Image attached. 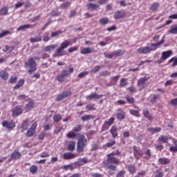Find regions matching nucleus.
<instances>
[{
    "label": "nucleus",
    "instance_id": "nucleus-21",
    "mask_svg": "<svg viewBox=\"0 0 177 177\" xmlns=\"http://www.w3.org/2000/svg\"><path fill=\"white\" fill-rule=\"evenodd\" d=\"M0 78L3 80V81H6L9 78V73L4 70L0 71Z\"/></svg>",
    "mask_w": 177,
    "mask_h": 177
},
{
    "label": "nucleus",
    "instance_id": "nucleus-9",
    "mask_svg": "<svg viewBox=\"0 0 177 177\" xmlns=\"http://www.w3.org/2000/svg\"><path fill=\"white\" fill-rule=\"evenodd\" d=\"M2 126L4 127V128H7V129H10L12 131L13 128L16 127V124L13 122H8V120H4L2 122Z\"/></svg>",
    "mask_w": 177,
    "mask_h": 177
},
{
    "label": "nucleus",
    "instance_id": "nucleus-40",
    "mask_svg": "<svg viewBox=\"0 0 177 177\" xmlns=\"http://www.w3.org/2000/svg\"><path fill=\"white\" fill-rule=\"evenodd\" d=\"M34 106H35V104L34 102L30 101L25 106V109L27 110V111L34 109Z\"/></svg>",
    "mask_w": 177,
    "mask_h": 177
},
{
    "label": "nucleus",
    "instance_id": "nucleus-7",
    "mask_svg": "<svg viewBox=\"0 0 177 177\" xmlns=\"http://www.w3.org/2000/svg\"><path fill=\"white\" fill-rule=\"evenodd\" d=\"M71 95H73V92L64 91L57 96L55 100L56 102H62V100H64V99L69 97Z\"/></svg>",
    "mask_w": 177,
    "mask_h": 177
},
{
    "label": "nucleus",
    "instance_id": "nucleus-58",
    "mask_svg": "<svg viewBox=\"0 0 177 177\" xmlns=\"http://www.w3.org/2000/svg\"><path fill=\"white\" fill-rule=\"evenodd\" d=\"M64 75H58L56 77V80L59 82H63V81H64Z\"/></svg>",
    "mask_w": 177,
    "mask_h": 177
},
{
    "label": "nucleus",
    "instance_id": "nucleus-45",
    "mask_svg": "<svg viewBox=\"0 0 177 177\" xmlns=\"http://www.w3.org/2000/svg\"><path fill=\"white\" fill-rule=\"evenodd\" d=\"M127 81H128L127 79L122 78V79L120 80V86L121 88H124V87L127 86V85H128V82H127Z\"/></svg>",
    "mask_w": 177,
    "mask_h": 177
},
{
    "label": "nucleus",
    "instance_id": "nucleus-42",
    "mask_svg": "<svg viewBox=\"0 0 177 177\" xmlns=\"http://www.w3.org/2000/svg\"><path fill=\"white\" fill-rule=\"evenodd\" d=\"M29 169L30 172L32 174V175H35L38 171V167H37V165H32Z\"/></svg>",
    "mask_w": 177,
    "mask_h": 177
},
{
    "label": "nucleus",
    "instance_id": "nucleus-41",
    "mask_svg": "<svg viewBox=\"0 0 177 177\" xmlns=\"http://www.w3.org/2000/svg\"><path fill=\"white\" fill-rule=\"evenodd\" d=\"M71 6V3L70 1H64L60 5L61 9H68Z\"/></svg>",
    "mask_w": 177,
    "mask_h": 177
},
{
    "label": "nucleus",
    "instance_id": "nucleus-1",
    "mask_svg": "<svg viewBox=\"0 0 177 177\" xmlns=\"http://www.w3.org/2000/svg\"><path fill=\"white\" fill-rule=\"evenodd\" d=\"M118 165H120V160L115 157H106V160L104 162V167L110 176L115 175Z\"/></svg>",
    "mask_w": 177,
    "mask_h": 177
},
{
    "label": "nucleus",
    "instance_id": "nucleus-10",
    "mask_svg": "<svg viewBox=\"0 0 177 177\" xmlns=\"http://www.w3.org/2000/svg\"><path fill=\"white\" fill-rule=\"evenodd\" d=\"M23 113V109L21 106H17L12 111L13 117H19L21 114Z\"/></svg>",
    "mask_w": 177,
    "mask_h": 177
},
{
    "label": "nucleus",
    "instance_id": "nucleus-48",
    "mask_svg": "<svg viewBox=\"0 0 177 177\" xmlns=\"http://www.w3.org/2000/svg\"><path fill=\"white\" fill-rule=\"evenodd\" d=\"M115 143H117V141L115 140H111L110 142L106 143L104 145V147H111L113 146H114V145H115Z\"/></svg>",
    "mask_w": 177,
    "mask_h": 177
},
{
    "label": "nucleus",
    "instance_id": "nucleus-38",
    "mask_svg": "<svg viewBox=\"0 0 177 177\" xmlns=\"http://www.w3.org/2000/svg\"><path fill=\"white\" fill-rule=\"evenodd\" d=\"M158 8H160V3L155 2L151 4L150 7V10H153V12H156V10H158Z\"/></svg>",
    "mask_w": 177,
    "mask_h": 177
},
{
    "label": "nucleus",
    "instance_id": "nucleus-34",
    "mask_svg": "<svg viewBox=\"0 0 177 177\" xmlns=\"http://www.w3.org/2000/svg\"><path fill=\"white\" fill-rule=\"evenodd\" d=\"M148 132H151V133H157V132H161L162 129L161 127H156V128H148Z\"/></svg>",
    "mask_w": 177,
    "mask_h": 177
},
{
    "label": "nucleus",
    "instance_id": "nucleus-62",
    "mask_svg": "<svg viewBox=\"0 0 177 177\" xmlns=\"http://www.w3.org/2000/svg\"><path fill=\"white\" fill-rule=\"evenodd\" d=\"M125 176V171L121 170L118 174L116 177H124Z\"/></svg>",
    "mask_w": 177,
    "mask_h": 177
},
{
    "label": "nucleus",
    "instance_id": "nucleus-19",
    "mask_svg": "<svg viewBox=\"0 0 177 177\" xmlns=\"http://www.w3.org/2000/svg\"><path fill=\"white\" fill-rule=\"evenodd\" d=\"M35 26L37 25L26 24V25L19 26L17 30V31H24V30H27L28 28H34Z\"/></svg>",
    "mask_w": 177,
    "mask_h": 177
},
{
    "label": "nucleus",
    "instance_id": "nucleus-27",
    "mask_svg": "<svg viewBox=\"0 0 177 177\" xmlns=\"http://www.w3.org/2000/svg\"><path fill=\"white\" fill-rule=\"evenodd\" d=\"M88 9H93V10H96V9H99V8H100V6L97 3H89L86 5Z\"/></svg>",
    "mask_w": 177,
    "mask_h": 177
},
{
    "label": "nucleus",
    "instance_id": "nucleus-6",
    "mask_svg": "<svg viewBox=\"0 0 177 177\" xmlns=\"http://www.w3.org/2000/svg\"><path fill=\"white\" fill-rule=\"evenodd\" d=\"M37 127H38V124H37V122H35L31 124L30 127L26 132V136L28 138H31V136H34V134L37 131Z\"/></svg>",
    "mask_w": 177,
    "mask_h": 177
},
{
    "label": "nucleus",
    "instance_id": "nucleus-11",
    "mask_svg": "<svg viewBox=\"0 0 177 177\" xmlns=\"http://www.w3.org/2000/svg\"><path fill=\"white\" fill-rule=\"evenodd\" d=\"M78 156L77 153H72L70 152H66L63 154V160H73V158H77Z\"/></svg>",
    "mask_w": 177,
    "mask_h": 177
},
{
    "label": "nucleus",
    "instance_id": "nucleus-53",
    "mask_svg": "<svg viewBox=\"0 0 177 177\" xmlns=\"http://www.w3.org/2000/svg\"><path fill=\"white\" fill-rule=\"evenodd\" d=\"M110 128V124L106 122H104V124L102 127V132H104V131H107Z\"/></svg>",
    "mask_w": 177,
    "mask_h": 177
},
{
    "label": "nucleus",
    "instance_id": "nucleus-16",
    "mask_svg": "<svg viewBox=\"0 0 177 177\" xmlns=\"http://www.w3.org/2000/svg\"><path fill=\"white\" fill-rule=\"evenodd\" d=\"M172 50H169L167 51H163L162 53V56H161V59L162 60H167V59L171 57V56H172Z\"/></svg>",
    "mask_w": 177,
    "mask_h": 177
},
{
    "label": "nucleus",
    "instance_id": "nucleus-31",
    "mask_svg": "<svg viewBox=\"0 0 177 177\" xmlns=\"http://www.w3.org/2000/svg\"><path fill=\"white\" fill-rule=\"evenodd\" d=\"M125 99L129 104H133L135 103V98L130 95H127Z\"/></svg>",
    "mask_w": 177,
    "mask_h": 177
},
{
    "label": "nucleus",
    "instance_id": "nucleus-52",
    "mask_svg": "<svg viewBox=\"0 0 177 177\" xmlns=\"http://www.w3.org/2000/svg\"><path fill=\"white\" fill-rule=\"evenodd\" d=\"M86 108L89 111H95L96 110V108H95V104H88Z\"/></svg>",
    "mask_w": 177,
    "mask_h": 177
},
{
    "label": "nucleus",
    "instance_id": "nucleus-12",
    "mask_svg": "<svg viewBox=\"0 0 177 177\" xmlns=\"http://www.w3.org/2000/svg\"><path fill=\"white\" fill-rule=\"evenodd\" d=\"M125 12L121 11V10H118L113 15V19L115 20H120V19H124L125 17Z\"/></svg>",
    "mask_w": 177,
    "mask_h": 177
},
{
    "label": "nucleus",
    "instance_id": "nucleus-26",
    "mask_svg": "<svg viewBox=\"0 0 177 177\" xmlns=\"http://www.w3.org/2000/svg\"><path fill=\"white\" fill-rule=\"evenodd\" d=\"M72 73H74V68L71 67L68 68V71H67V70L64 69L62 71V75H64V77H67V75H68V74H72Z\"/></svg>",
    "mask_w": 177,
    "mask_h": 177
},
{
    "label": "nucleus",
    "instance_id": "nucleus-35",
    "mask_svg": "<svg viewBox=\"0 0 177 177\" xmlns=\"http://www.w3.org/2000/svg\"><path fill=\"white\" fill-rule=\"evenodd\" d=\"M169 34H177V25H173L171 26L170 29L168 30Z\"/></svg>",
    "mask_w": 177,
    "mask_h": 177
},
{
    "label": "nucleus",
    "instance_id": "nucleus-32",
    "mask_svg": "<svg viewBox=\"0 0 177 177\" xmlns=\"http://www.w3.org/2000/svg\"><path fill=\"white\" fill-rule=\"evenodd\" d=\"M75 141H72L68 145V151H74L75 150Z\"/></svg>",
    "mask_w": 177,
    "mask_h": 177
},
{
    "label": "nucleus",
    "instance_id": "nucleus-54",
    "mask_svg": "<svg viewBox=\"0 0 177 177\" xmlns=\"http://www.w3.org/2000/svg\"><path fill=\"white\" fill-rule=\"evenodd\" d=\"M11 34L10 31L9 30H3L1 33H0V39L6 37V35H9Z\"/></svg>",
    "mask_w": 177,
    "mask_h": 177
},
{
    "label": "nucleus",
    "instance_id": "nucleus-29",
    "mask_svg": "<svg viewBox=\"0 0 177 177\" xmlns=\"http://www.w3.org/2000/svg\"><path fill=\"white\" fill-rule=\"evenodd\" d=\"M113 56H115V57H118L120 56H122V55L125 53V50L119 49L113 51Z\"/></svg>",
    "mask_w": 177,
    "mask_h": 177
},
{
    "label": "nucleus",
    "instance_id": "nucleus-46",
    "mask_svg": "<svg viewBox=\"0 0 177 177\" xmlns=\"http://www.w3.org/2000/svg\"><path fill=\"white\" fill-rule=\"evenodd\" d=\"M66 136L69 138V139H74V138H77V133H75L73 130L72 131H70L69 133H68L66 134Z\"/></svg>",
    "mask_w": 177,
    "mask_h": 177
},
{
    "label": "nucleus",
    "instance_id": "nucleus-22",
    "mask_svg": "<svg viewBox=\"0 0 177 177\" xmlns=\"http://www.w3.org/2000/svg\"><path fill=\"white\" fill-rule=\"evenodd\" d=\"M142 114L145 117V118H147L149 121H153V116L150 115V112L147 109H144L142 111Z\"/></svg>",
    "mask_w": 177,
    "mask_h": 177
},
{
    "label": "nucleus",
    "instance_id": "nucleus-43",
    "mask_svg": "<svg viewBox=\"0 0 177 177\" xmlns=\"http://www.w3.org/2000/svg\"><path fill=\"white\" fill-rule=\"evenodd\" d=\"M31 44H35V42H41L42 41L41 37H32L30 39Z\"/></svg>",
    "mask_w": 177,
    "mask_h": 177
},
{
    "label": "nucleus",
    "instance_id": "nucleus-2",
    "mask_svg": "<svg viewBox=\"0 0 177 177\" xmlns=\"http://www.w3.org/2000/svg\"><path fill=\"white\" fill-rule=\"evenodd\" d=\"M165 37H162L160 41L156 44L152 43L151 44L150 46L140 47L137 50V52H138L140 54L147 55V53H150V52L153 50H156L158 48L157 46H160V45H163V44H165Z\"/></svg>",
    "mask_w": 177,
    "mask_h": 177
},
{
    "label": "nucleus",
    "instance_id": "nucleus-3",
    "mask_svg": "<svg viewBox=\"0 0 177 177\" xmlns=\"http://www.w3.org/2000/svg\"><path fill=\"white\" fill-rule=\"evenodd\" d=\"M35 60H41V58L39 57H31L27 62H24V67L26 68L29 67L28 74H32L37 71V62Z\"/></svg>",
    "mask_w": 177,
    "mask_h": 177
},
{
    "label": "nucleus",
    "instance_id": "nucleus-51",
    "mask_svg": "<svg viewBox=\"0 0 177 177\" xmlns=\"http://www.w3.org/2000/svg\"><path fill=\"white\" fill-rule=\"evenodd\" d=\"M129 113L131 115H135L136 117H140V114L139 113V111L136 110H129Z\"/></svg>",
    "mask_w": 177,
    "mask_h": 177
},
{
    "label": "nucleus",
    "instance_id": "nucleus-25",
    "mask_svg": "<svg viewBox=\"0 0 177 177\" xmlns=\"http://www.w3.org/2000/svg\"><path fill=\"white\" fill-rule=\"evenodd\" d=\"M88 162V158H79L77 162H75L76 165H84L85 164H87Z\"/></svg>",
    "mask_w": 177,
    "mask_h": 177
},
{
    "label": "nucleus",
    "instance_id": "nucleus-57",
    "mask_svg": "<svg viewBox=\"0 0 177 177\" xmlns=\"http://www.w3.org/2000/svg\"><path fill=\"white\" fill-rule=\"evenodd\" d=\"M91 118H93V116H92L91 115H86L82 116L81 118V120H82L83 121H88L91 120Z\"/></svg>",
    "mask_w": 177,
    "mask_h": 177
},
{
    "label": "nucleus",
    "instance_id": "nucleus-64",
    "mask_svg": "<svg viewBox=\"0 0 177 177\" xmlns=\"http://www.w3.org/2000/svg\"><path fill=\"white\" fill-rule=\"evenodd\" d=\"M170 104H171V106H174V107L177 106V98H174L173 100H171L170 102Z\"/></svg>",
    "mask_w": 177,
    "mask_h": 177
},
{
    "label": "nucleus",
    "instance_id": "nucleus-55",
    "mask_svg": "<svg viewBox=\"0 0 177 177\" xmlns=\"http://www.w3.org/2000/svg\"><path fill=\"white\" fill-rule=\"evenodd\" d=\"M145 154L147 156L144 158H146V160H150V158H151V151L150 149H147Z\"/></svg>",
    "mask_w": 177,
    "mask_h": 177
},
{
    "label": "nucleus",
    "instance_id": "nucleus-5",
    "mask_svg": "<svg viewBox=\"0 0 177 177\" xmlns=\"http://www.w3.org/2000/svg\"><path fill=\"white\" fill-rule=\"evenodd\" d=\"M149 80H150V77H147L146 76L141 77L138 80L137 86H138L139 91H143V89L146 88L145 85Z\"/></svg>",
    "mask_w": 177,
    "mask_h": 177
},
{
    "label": "nucleus",
    "instance_id": "nucleus-17",
    "mask_svg": "<svg viewBox=\"0 0 177 177\" xmlns=\"http://www.w3.org/2000/svg\"><path fill=\"white\" fill-rule=\"evenodd\" d=\"M158 162L160 165H167L171 164V160L167 158H160Z\"/></svg>",
    "mask_w": 177,
    "mask_h": 177
},
{
    "label": "nucleus",
    "instance_id": "nucleus-28",
    "mask_svg": "<svg viewBox=\"0 0 177 177\" xmlns=\"http://www.w3.org/2000/svg\"><path fill=\"white\" fill-rule=\"evenodd\" d=\"M70 45H71V44L70 43V41L65 40L62 43H61L59 47H61L64 50L66 48H68Z\"/></svg>",
    "mask_w": 177,
    "mask_h": 177
},
{
    "label": "nucleus",
    "instance_id": "nucleus-20",
    "mask_svg": "<svg viewBox=\"0 0 177 177\" xmlns=\"http://www.w3.org/2000/svg\"><path fill=\"white\" fill-rule=\"evenodd\" d=\"M117 131V126H112L110 129V133L112 135V138H113V139H115V138L118 136V132Z\"/></svg>",
    "mask_w": 177,
    "mask_h": 177
},
{
    "label": "nucleus",
    "instance_id": "nucleus-30",
    "mask_svg": "<svg viewBox=\"0 0 177 177\" xmlns=\"http://www.w3.org/2000/svg\"><path fill=\"white\" fill-rule=\"evenodd\" d=\"M57 44H52L47 46L44 48V52H50V50H53V49H56L57 48Z\"/></svg>",
    "mask_w": 177,
    "mask_h": 177
},
{
    "label": "nucleus",
    "instance_id": "nucleus-14",
    "mask_svg": "<svg viewBox=\"0 0 177 177\" xmlns=\"http://www.w3.org/2000/svg\"><path fill=\"white\" fill-rule=\"evenodd\" d=\"M11 160L16 161V160H20L21 158V153L19 152V150H15L11 153Z\"/></svg>",
    "mask_w": 177,
    "mask_h": 177
},
{
    "label": "nucleus",
    "instance_id": "nucleus-8",
    "mask_svg": "<svg viewBox=\"0 0 177 177\" xmlns=\"http://www.w3.org/2000/svg\"><path fill=\"white\" fill-rule=\"evenodd\" d=\"M116 117L118 120L122 121V120H125V117H127V113H125V111H124V110L121 109H118Z\"/></svg>",
    "mask_w": 177,
    "mask_h": 177
},
{
    "label": "nucleus",
    "instance_id": "nucleus-24",
    "mask_svg": "<svg viewBox=\"0 0 177 177\" xmlns=\"http://www.w3.org/2000/svg\"><path fill=\"white\" fill-rule=\"evenodd\" d=\"M168 140H169V138L167 136H160L158 138V142H160V143H168Z\"/></svg>",
    "mask_w": 177,
    "mask_h": 177
},
{
    "label": "nucleus",
    "instance_id": "nucleus-60",
    "mask_svg": "<svg viewBox=\"0 0 177 177\" xmlns=\"http://www.w3.org/2000/svg\"><path fill=\"white\" fill-rule=\"evenodd\" d=\"M100 75H101V77H107V75H111V73L107 71H102L100 73Z\"/></svg>",
    "mask_w": 177,
    "mask_h": 177
},
{
    "label": "nucleus",
    "instance_id": "nucleus-59",
    "mask_svg": "<svg viewBox=\"0 0 177 177\" xmlns=\"http://www.w3.org/2000/svg\"><path fill=\"white\" fill-rule=\"evenodd\" d=\"M75 50H78V46L71 47L68 49V52H69V53H73V52H75Z\"/></svg>",
    "mask_w": 177,
    "mask_h": 177
},
{
    "label": "nucleus",
    "instance_id": "nucleus-36",
    "mask_svg": "<svg viewBox=\"0 0 177 177\" xmlns=\"http://www.w3.org/2000/svg\"><path fill=\"white\" fill-rule=\"evenodd\" d=\"M173 143L174 146L169 147V151H171V153H176L177 152V140H174Z\"/></svg>",
    "mask_w": 177,
    "mask_h": 177
},
{
    "label": "nucleus",
    "instance_id": "nucleus-18",
    "mask_svg": "<svg viewBox=\"0 0 177 177\" xmlns=\"http://www.w3.org/2000/svg\"><path fill=\"white\" fill-rule=\"evenodd\" d=\"M9 15V7L5 6L0 9V16H8Z\"/></svg>",
    "mask_w": 177,
    "mask_h": 177
},
{
    "label": "nucleus",
    "instance_id": "nucleus-33",
    "mask_svg": "<svg viewBox=\"0 0 177 177\" xmlns=\"http://www.w3.org/2000/svg\"><path fill=\"white\" fill-rule=\"evenodd\" d=\"M109 21H110V19H109V18L107 17H103L99 20V23L102 26H106V24H109Z\"/></svg>",
    "mask_w": 177,
    "mask_h": 177
},
{
    "label": "nucleus",
    "instance_id": "nucleus-15",
    "mask_svg": "<svg viewBox=\"0 0 177 177\" xmlns=\"http://www.w3.org/2000/svg\"><path fill=\"white\" fill-rule=\"evenodd\" d=\"M93 53H95V50L93 49V48H91V47L83 48L80 50L81 55H89Z\"/></svg>",
    "mask_w": 177,
    "mask_h": 177
},
{
    "label": "nucleus",
    "instance_id": "nucleus-63",
    "mask_svg": "<svg viewBox=\"0 0 177 177\" xmlns=\"http://www.w3.org/2000/svg\"><path fill=\"white\" fill-rule=\"evenodd\" d=\"M24 5V2H18L15 3V9H19V8H21Z\"/></svg>",
    "mask_w": 177,
    "mask_h": 177
},
{
    "label": "nucleus",
    "instance_id": "nucleus-56",
    "mask_svg": "<svg viewBox=\"0 0 177 177\" xmlns=\"http://www.w3.org/2000/svg\"><path fill=\"white\" fill-rule=\"evenodd\" d=\"M88 74H89V71H83L78 75L77 77L84 78V77H86V75H88Z\"/></svg>",
    "mask_w": 177,
    "mask_h": 177
},
{
    "label": "nucleus",
    "instance_id": "nucleus-50",
    "mask_svg": "<svg viewBox=\"0 0 177 177\" xmlns=\"http://www.w3.org/2000/svg\"><path fill=\"white\" fill-rule=\"evenodd\" d=\"M172 66L175 67L176 66H177V57H174L171 59H170L168 62V63H172Z\"/></svg>",
    "mask_w": 177,
    "mask_h": 177
},
{
    "label": "nucleus",
    "instance_id": "nucleus-37",
    "mask_svg": "<svg viewBox=\"0 0 177 177\" xmlns=\"http://www.w3.org/2000/svg\"><path fill=\"white\" fill-rule=\"evenodd\" d=\"M127 169L132 175L136 173V167L133 165H129L127 167Z\"/></svg>",
    "mask_w": 177,
    "mask_h": 177
},
{
    "label": "nucleus",
    "instance_id": "nucleus-13",
    "mask_svg": "<svg viewBox=\"0 0 177 177\" xmlns=\"http://www.w3.org/2000/svg\"><path fill=\"white\" fill-rule=\"evenodd\" d=\"M66 53H64V50L62 48L59 47L56 51L53 53V57H60V56H64Z\"/></svg>",
    "mask_w": 177,
    "mask_h": 177
},
{
    "label": "nucleus",
    "instance_id": "nucleus-39",
    "mask_svg": "<svg viewBox=\"0 0 177 177\" xmlns=\"http://www.w3.org/2000/svg\"><path fill=\"white\" fill-rule=\"evenodd\" d=\"M28 121L24 120L21 125V128L22 129L21 132H24V131L28 129Z\"/></svg>",
    "mask_w": 177,
    "mask_h": 177
},
{
    "label": "nucleus",
    "instance_id": "nucleus-4",
    "mask_svg": "<svg viewBox=\"0 0 177 177\" xmlns=\"http://www.w3.org/2000/svg\"><path fill=\"white\" fill-rule=\"evenodd\" d=\"M88 145V140L85 138L84 135H80L77 137V153L84 152V149Z\"/></svg>",
    "mask_w": 177,
    "mask_h": 177
},
{
    "label": "nucleus",
    "instance_id": "nucleus-49",
    "mask_svg": "<svg viewBox=\"0 0 177 177\" xmlns=\"http://www.w3.org/2000/svg\"><path fill=\"white\" fill-rule=\"evenodd\" d=\"M82 129V126L81 124L77 125V127H74L72 131L75 133H77V132H80Z\"/></svg>",
    "mask_w": 177,
    "mask_h": 177
},
{
    "label": "nucleus",
    "instance_id": "nucleus-23",
    "mask_svg": "<svg viewBox=\"0 0 177 177\" xmlns=\"http://www.w3.org/2000/svg\"><path fill=\"white\" fill-rule=\"evenodd\" d=\"M103 97V95H97L96 93H91L89 95L87 96V98L89 99V100H92L93 99H102Z\"/></svg>",
    "mask_w": 177,
    "mask_h": 177
},
{
    "label": "nucleus",
    "instance_id": "nucleus-61",
    "mask_svg": "<svg viewBox=\"0 0 177 177\" xmlns=\"http://www.w3.org/2000/svg\"><path fill=\"white\" fill-rule=\"evenodd\" d=\"M9 82L10 84H16V82H17V77H11Z\"/></svg>",
    "mask_w": 177,
    "mask_h": 177
},
{
    "label": "nucleus",
    "instance_id": "nucleus-47",
    "mask_svg": "<svg viewBox=\"0 0 177 177\" xmlns=\"http://www.w3.org/2000/svg\"><path fill=\"white\" fill-rule=\"evenodd\" d=\"M155 177H164V172L160 169H158L155 171Z\"/></svg>",
    "mask_w": 177,
    "mask_h": 177
},
{
    "label": "nucleus",
    "instance_id": "nucleus-44",
    "mask_svg": "<svg viewBox=\"0 0 177 177\" xmlns=\"http://www.w3.org/2000/svg\"><path fill=\"white\" fill-rule=\"evenodd\" d=\"M62 115L57 113L53 116V121L54 122H60V121H62Z\"/></svg>",
    "mask_w": 177,
    "mask_h": 177
}]
</instances>
